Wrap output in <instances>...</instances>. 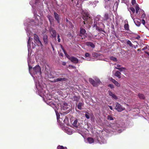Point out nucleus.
<instances>
[{
	"label": "nucleus",
	"mask_w": 149,
	"mask_h": 149,
	"mask_svg": "<svg viewBox=\"0 0 149 149\" xmlns=\"http://www.w3.org/2000/svg\"><path fill=\"white\" fill-rule=\"evenodd\" d=\"M28 65L29 67V72L33 77L36 82V86L38 90V94L40 96L43 97L44 96H45V90L43 89V86L42 84H40L39 81H36L35 77L33 76L37 74V75H41V68L39 65H36L32 69L29 64V61H28Z\"/></svg>",
	"instance_id": "f257e3e1"
},
{
	"label": "nucleus",
	"mask_w": 149,
	"mask_h": 149,
	"mask_svg": "<svg viewBox=\"0 0 149 149\" xmlns=\"http://www.w3.org/2000/svg\"><path fill=\"white\" fill-rule=\"evenodd\" d=\"M29 28L27 27L25 28V30L26 31L27 36L28 37H29L27 45L28 49H29V48H30L31 47V42L32 40V38L31 37V36H32V33L30 31H29Z\"/></svg>",
	"instance_id": "f03ea898"
},
{
	"label": "nucleus",
	"mask_w": 149,
	"mask_h": 149,
	"mask_svg": "<svg viewBox=\"0 0 149 149\" xmlns=\"http://www.w3.org/2000/svg\"><path fill=\"white\" fill-rule=\"evenodd\" d=\"M36 17L35 19V21H32L31 22V23L32 25H37L39 24V21L38 20V18H40V16L36 15H34Z\"/></svg>",
	"instance_id": "7ed1b4c3"
},
{
	"label": "nucleus",
	"mask_w": 149,
	"mask_h": 149,
	"mask_svg": "<svg viewBox=\"0 0 149 149\" xmlns=\"http://www.w3.org/2000/svg\"><path fill=\"white\" fill-rule=\"evenodd\" d=\"M34 42L37 44V45L39 46H41L42 45L41 41L39 39L37 35L34 34Z\"/></svg>",
	"instance_id": "20e7f679"
},
{
	"label": "nucleus",
	"mask_w": 149,
	"mask_h": 149,
	"mask_svg": "<svg viewBox=\"0 0 149 149\" xmlns=\"http://www.w3.org/2000/svg\"><path fill=\"white\" fill-rule=\"evenodd\" d=\"M101 17V16L100 15H97L96 17L95 18V20L94 21V23L95 24L94 25V27H96V29L97 30L100 31V29L98 28V26H97V23L98 22H97V21H99Z\"/></svg>",
	"instance_id": "39448f33"
},
{
	"label": "nucleus",
	"mask_w": 149,
	"mask_h": 149,
	"mask_svg": "<svg viewBox=\"0 0 149 149\" xmlns=\"http://www.w3.org/2000/svg\"><path fill=\"white\" fill-rule=\"evenodd\" d=\"M115 109L118 111L120 112L124 110V108L121 105L118 103H116Z\"/></svg>",
	"instance_id": "423d86ee"
},
{
	"label": "nucleus",
	"mask_w": 149,
	"mask_h": 149,
	"mask_svg": "<svg viewBox=\"0 0 149 149\" xmlns=\"http://www.w3.org/2000/svg\"><path fill=\"white\" fill-rule=\"evenodd\" d=\"M96 82H95L93 79L90 78L89 79V81L94 86H97V84H99L100 83V81L99 79H97L96 80Z\"/></svg>",
	"instance_id": "0eeeda50"
},
{
	"label": "nucleus",
	"mask_w": 149,
	"mask_h": 149,
	"mask_svg": "<svg viewBox=\"0 0 149 149\" xmlns=\"http://www.w3.org/2000/svg\"><path fill=\"white\" fill-rule=\"evenodd\" d=\"M69 107L70 106L67 103L63 102L61 105V110L65 111L68 109Z\"/></svg>",
	"instance_id": "6e6552de"
},
{
	"label": "nucleus",
	"mask_w": 149,
	"mask_h": 149,
	"mask_svg": "<svg viewBox=\"0 0 149 149\" xmlns=\"http://www.w3.org/2000/svg\"><path fill=\"white\" fill-rule=\"evenodd\" d=\"M66 56L71 62L74 63H77L79 62L78 60L74 57L71 56L70 57L68 55Z\"/></svg>",
	"instance_id": "1a4fd4ad"
},
{
	"label": "nucleus",
	"mask_w": 149,
	"mask_h": 149,
	"mask_svg": "<svg viewBox=\"0 0 149 149\" xmlns=\"http://www.w3.org/2000/svg\"><path fill=\"white\" fill-rule=\"evenodd\" d=\"M131 14V16L132 19H133L135 24L137 26H139L141 24L140 22L137 20V19H135L134 18V17L133 15L131 13V12H130Z\"/></svg>",
	"instance_id": "9d476101"
},
{
	"label": "nucleus",
	"mask_w": 149,
	"mask_h": 149,
	"mask_svg": "<svg viewBox=\"0 0 149 149\" xmlns=\"http://www.w3.org/2000/svg\"><path fill=\"white\" fill-rule=\"evenodd\" d=\"M65 132L67 134L69 135L72 134L73 133L72 129L68 127H66L65 128Z\"/></svg>",
	"instance_id": "9b49d317"
},
{
	"label": "nucleus",
	"mask_w": 149,
	"mask_h": 149,
	"mask_svg": "<svg viewBox=\"0 0 149 149\" xmlns=\"http://www.w3.org/2000/svg\"><path fill=\"white\" fill-rule=\"evenodd\" d=\"M67 80V79L65 78H57L56 79H54L53 80V81H52V82H56L60 81H65Z\"/></svg>",
	"instance_id": "f8f14e48"
},
{
	"label": "nucleus",
	"mask_w": 149,
	"mask_h": 149,
	"mask_svg": "<svg viewBox=\"0 0 149 149\" xmlns=\"http://www.w3.org/2000/svg\"><path fill=\"white\" fill-rule=\"evenodd\" d=\"M109 80L113 83L116 86L119 87L120 86V84L114 79H113L112 77L109 78Z\"/></svg>",
	"instance_id": "ddd939ff"
},
{
	"label": "nucleus",
	"mask_w": 149,
	"mask_h": 149,
	"mask_svg": "<svg viewBox=\"0 0 149 149\" xmlns=\"http://www.w3.org/2000/svg\"><path fill=\"white\" fill-rule=\"evenodd\" d=\"M38 3H40V4H42L41 2L39 1V0H31L30 2V4L32 6L34 4H36Z\"/></svg>",
	"instance_id": "4468645a"
},
{
	"label": "nucleus",
	"mask_w": 149,
	"mask_h": 149,
	"mask_svg": "<svg viewBox=\"0 0 149 149\" xmlns=\"http://www.w3.org/2000/svg\"><path fill=\"white\" fill-rule=\"evenodd\" d=\"M50 31L52 37H54L56 36V32L55 30L53 29H50Z\"/></svg>",
	"instance_id": "2eb2a0df"
},
{
	"label": "nucleus",
	"mask_w": 149,
	"mask_h": 149,
	"mask_svg": "<svg viewBox=\"0 0 149 149\" xmlns=\"http://www.w3.org/2000/svg\"><path fill=\"white\" fill-rule=\"evenodd\" d=\"M109 95L112 98L115 99L117 100L118 99V97L117 96L114 94L112 92L109 91Z\"/></svg>",
	"instance_id": "dca6fc26"
},
{
	"label": "nucleus",
	"mask_w": 149,
	"mask_h": 149,
	"mask_svg": "<svg viewBox=\"0 0 149 149\" xmlns=\"http://www.w3.org/2000/svg\"><path fill=\"white\" fill-rule=\"evenodd\" d=\"M83 18L84 20H87L90 18L89 15L88 13L85 14V15H83Z\"/></svg>",
	"instance_id": "f3484780"
},
{
	"label": "nucleus",
	"mask_w": 149,
	"mask_h": 149,
	"mask_svg": "<svg viewBox=\"0 0 149 149\" xmlns=\"http://www.w3.org/2000/svg\"><path fill=\"white\" fill-rule=\"evenodd\" d=\"M86 45L88 47H91L93 48H94L95 47L94 44L91 42H86Z\"/></svg>",
	"instance_id": "a211bd4d"
},
{
	"label": "nucleus",
	"mask_w": 149,
	"mask_h": 149,
	"mask_svg": "<svg viewBox=\"0 0 149 149\" xmlns=\"http://www.w3.org/2000/svg\"><path fill=\"white\" fill-rule=\"evenodd\" d=\"M54 17L56 19L58 23H60L59 16L58 15L56 12L54 13Z\"/></svg>",
	"instance_id": "6ab92c4d"
},
{
	"label": "nucleus",
	"mask_w": 149,
	"mask_h": 149,
	"mask_svg": "<svg viewBox=\"0 0 149 149\" xmlns=\"http://www.w3.org/2000/svg\"><path fill=\"white\" fill-rule=\"evenodd\" d=\"M121 73L118 71H116L114 74V75L116 77H118L119 78L121 77Z\"/></svg>",
	"instance_id": "aec40b11"
},
{
	"label": "nucleus",
	"mask_w": 149,
	"mask_h": 149,
	"mask_svg": "<svg viewBox=\"0 0 149 149\" xmlns=\"http://www.w3.org/2000/svg\"><path fill=\"white\" fill-rule=\"evenodd\" d=\"M43 39L44 42L45 44L47 43V36L46 35H45L43 36Z\"/></svg>",
	"instance_id": "412c9836"
},
{
	"label": "nucleus",
	"mask_w": 149,
	"mask_h": 149,
	"mask_svg": "<svg viewBox=\"0 0 149 149\" xmlns=\"http://www.w3.org/2000/svg\"><path fill=\"white\" fill-rule=\"evenodd\" d=\"M87 140L89 143H92L94 142V139L92 138L89 137L88 138Z\"/></svg>",
	"instance_id": "4be33fe9"
},
{
	"label": "nucleus",
	"mask_w": 149,
	"mask_h": 149,
	"mask_svg": "<svg viewBox=\"0 0 149 149\" xmlns=\"http://www.w3.org/2000/svg\"><path fill=\"white\" fill-rule=\"evenodd\" d=\"M120 67V65H116V67H115V68L119 70L120 71H122L124 70L125 69L123 68H119Z\"/></svg>",
	"instance_id": "5701e85b"
},
{
	"label": "nucleus",
	"mask_w": 149,
	"mask_h": 149,
	"mask_svg": "<svg viewBox=\"0 0 149 149\" xmlns=\"http://www.w3.org/2000/svg\"><path fill=\"white\" fill-rule=\"evenodd\" d=\"M85 57L87 58L86 60H89V59L91 58V55L88 53H86L85 55Z\"/></svg>",
	"instance_id": "b1692460"
},
{
	"label": "nucleus",
	"mask_w": 149,
	"mask_h": 149,
	"mask_svg": "<svg viewBox=\"0 0 149 149\" xmlns=\"http://www.w3.org/2000/svg\"><path fill=\"white\" fill-rule=\"evenodd\" d=\"M86 32L85 29L82 28H80V33L81 34L84 35Z\"/></svg>",
	"instance_id": "393cba45"
},
{
	"label": "nucleus",
	"mask_w": 149,
	"mask_h": 149,
	"mask_svg": "<svg viewBox=\"0 0 149 149\" xmlns=\"http://www.w3.org/2000/svg\"><path fill=\"white\" fill-rule=\"evenodd\" d=\"M77 122V120L76 119L74 120V122L73 123V126L76 127H78Z\"/></svg>",
	"instance_id": "a878e982"
},
{
	"label": "nucleus",
	"mask_w": 149,
	"mask_h": 149,
	"mask_svg": "<svg viewBox=\"0 0 149 149\" xmlns=\"http://www.w3.org/2000/svg\"><path fill=\"white\" fill-rule=\"evenodd\" d=\"M55 112H56V115L57 119L58 121V122H59H59L61 121L62 122V120L61 121L60 120V118H59L60 115L56 111H55ZM61 120H62L61 118Z\"/></svg>",
	"instance_id": "bb28decb"
},
{
	"label": "nucleus",
	"mask_w": 149,
	"mask_h": 149,
	"mask_svg": "<svg viewBox=\"0 0 149 149\" xmlns=\"http://www.w3.org/2000/svg\"><path fill=\"white\" fill-rule=\"evenodd\" d=\"M83 105V103H79L78 105L77 108L80 110L81 109V107Z\"/></svg>",
	"instance_id": "cd10ccee"
},
{
	"label": "nucleus",
	"mask_w": 149,
	"mask_h": 149,
	"mask_svg": "<svg viewBox=\"0 0 149 149\" xmlns=\"http://www.w3.org/2000/svg\"><path fill=\"white\" fill-rule=\"evenodd\" d=\"M109 18V15L107 13H106L104 16V20H107Z\"/></svg>",
	"instance_id": "c85d7f7f"
},
{
	"label": "nucleus",
	"mask_w": 149,
	"mask_h": 149,
	"mask_svg": "<svg viewBox=\"0 0 149 149\" xmlns=\"http://www.w3.org/2000/svg\"><path fill=\"white\" fill-rule=\"evenodd\" d=\"M136 13L138 14L139 11V8L138 5H137L135 7Z\"/></svg>",
	"instance_id": "c756f323"
},
{
	"label": "nucleus",
	"mask_w": 149,
	"mask_h": 149,
	"mask_svg": "<svg viewBox=\"0 0 149 149\" xmlns=\"http://www.w3.org/2000/svg\"><path fill=\"white\" fill-rule=\"evenodd\" d=\"M138 96L139 98L141 99H143L144 98V95L142 94H139Z\"/></svg>",
	"instance_id": "7c9ffc66"
},
{
	"label": "nucleus",
	"mask_w": 149,
	"mask_h": 149,
	"mask_svg": "<svg viewBox=\"0 0 149 149\" xmlns=\"http://www.w3.org/2000/svg\"><path fill=\"white\" fill-rule=\"evenodd\" d=\"M124 28L125 30H128L129 29V25L128 24H125L124 26Z\"/></svg>",
	"instance_id": "2f4dec72"
},
{
	"label": "nucleus",
	"mask_w": 149,
	"mask_h": 149,
	"mask_svg": "<svg viewBox=\"0 0 149 149\" xmlns=\"http://www.w3.org/2000/svg\"><path fill=\"white\" fill-rule=\"evenodd\" d=\"M107 119L109 120H113V118L111 116L108 115L107 116Z\"/></svg>",
	"instance_id": "473e14b6"
},
{
	"label": "nucleus",
	"mask_w": 149,
	"mask_h": 149,
	"mask_svg": "<svg viewBox=\"0 0 149 149\" xmlns=\"http://www.w3.org/2000/svg\"><path fill=\"white\" fill-rule=\"evenodd\" d=\"M127 44L129 45L130 46L132 47L133 44L129 40H127Z\"/></svg>",
	"instance_id": "72a5a7b5"
},
{
	"label": "nucleus",
	"mask_w": 149,
	"mask_h": 149,
	"mask_svg": "<svg viewBox=\"0 0 149 149\" xmlns=\"http://www.w3.org/2000/svg\"><path fill=\"white\" fill-rule=\"evenodd\" d=\"M79 98L76 96H74L73 98V100L76 101H78L79 100Z\"/></svg>",
	"instance_id": "f704fd0d"
},
{
	"label": "nucleus",
	"mask_w": 149,
	"mask_h": 149,
	"mask_svg": "<svg viewBox=\"0 0 149 149\" xmlns=\"http://www.w3.org/2000/svg\"><path fill=\"white\" fill-rule=\"evenodd\" d=\"M58 149H67V148L65 147H64L62 146H58L57 147Z\"/></svg>",
	"instance_id": "c9c22d12"
},
{
	"label": "nucleus",
	"mask_w": 149,
	"mask_h": 149,
	"mask_svg": "<svg viewBox=\"0 0 149 149\" xmlns=\"http://www.w3.org/2000/svg\"><path fill=\"white\" fill-rule=\"evenodd\" d=\"M85 116L87 119H89L90 118V115L88 113H85Z\"/></svg>",
	"instance_id": "e433bc0d"
},
{
	"label": "nucleus",
	"mask_w": 149,
	"mask_h": 149,
	"mask_svg": "<svg viewBox=\"0 0 149 149\" xmlns=\"http://www.w3.org/2000/svg\"><path fill=\"white\" fill-rule=\"evenodd\" d=\"M130 10L132 12V13H131L132 14V15H133V14H134L135 13V10L134 8H133L131 7V8H130Z\"/></svg>",
	"instance_id": "4c0bfd02"
},
{
	"label": "nucleus",
	"mask_w": 149,
	"mask_h": 149,
	"mask_svg": "<svg viewBox=\"0 0 149 149\" xmlns=\"http://www.w3.org/2000/svg\"><path fill=\"white\" fill-rule=\"evenodd\" d=\"M110 58L111 60H113L114 61H116V58L115 57L111 56L110 57Z\"/></svg>",
	"instance_id": "58836bf2"
},
{
	"label": "nucleus",
	"mask_w": 149,
	"mask_h": 149,
	"mask_svg": "<svg viewBox=\"0 0 149 149\" xmlns=\"http://www.w3.org/2000/svg\"><path fill=\"white\" fill-rule=\"evenodd\" d=\"M108 86H109L111 88H114L113 85L112 84H109Z\"/></svg>",
	"instance_id": "ea45409f"
},
{
	"label": "nucleus",
	"mask_w": 149,
	"mask_h": 149,
	"mask_svg": "<svg viewBox=\"0 0 149 149\" xmlns=\"http://www.w3.org/2000/svg\"><path fill=\"white\" fill-rule=\"evenodd\" d=\"M132 4L133 5H134L136 3L135 0H132Z\"/></svg>",
	"instance_id": "a19ab883"
},
{
	"label": "nucleus",
	"mask_w": 149,
	"mask_h": 149,
	"mask_svg": "<svg viewBox=\"0 0 149 149\" xmlns=\"http://www.w3.org/2000/svg\"><path fill=\"white\" fill-rule=\"evenodd\" d=\"M57 39L58 42H60V36L59 35L57 36Z\"/></svg>",
	"instance_id": "79ce46f5"
},
{
	"label": "nucleus",
	"mask_w": 149,
	"mask_h": 149,
	"mask_svg": "<svg viewBox=\"0 0 149 149\" xmlns=\"http://www.w3.org/2000/svg\"><path fill=\"white\" fill-rule=\"evenodd\" d=\"M48 19L49 20V21L51 23V22H52V17L50 16H49L48 17Z\"/></svg>",
	"instance_id": "37998d69"
},
{
	"label": "nucleus",
	"mask_w": 149,
	"mask_h": 149,
	"mask_svg": "<svg viewBox=\"0 0 149 149\" xmlns=\"http://www.w3.org/2000/svg\"><path fill=\"white\" fill-rule=\"evenodd\" d=\"M97 3V2L95 1V2H91L90 3L92 5H93L94 4L95 5Z\"/></svg>",
	"instance_id": "c03bdc74"
},
{
	"label": "nucleus",
	"mask_w": 149,
	"mask_h": 149,
	"mask_svg": "<svg viewBox=\"0 0 149 149\" xmlns=\"http://www.w3.org/2000/svg\"><path fill=\"white\" fill-rule=\"evenodd\" d=\"M145 16V14L144 13H143L141 15V17L142 18H144Z\"/></svg>",
	"instance_id": "a18cd8bd"
},
{
	"label": "nucleus",
	"mask_w": 149,
	"mask_h": 149,
	"mask_svg": "<svg viewBox=\"0 0 149 149\" xmlns=\"http://www.w3.org/2000/svg\"><path fill=\"white\" fill-rule=\"evenodd\" d=\"M68 120V118H65L63 122L64 123H66V122H65L66 121H67Z\"/></svg>",
	"instance_id": "49530a36"
},
{
	"label": "nucleus",
	"mask_w": 149,
	"mask_h": 149,
	"mask_svg": "<svg viewBox=\"0 0 149 149\" xmlns=\"http://www.w3.org/2000/svg\"><path fill=\"white\" fill-rule=\"evenodd\" d=\"M142 23L144 25L145 24V21L143 19L142 20Z\"/></svg>",
	"instance_id": "de8ad7c7"
},
{
	"label": "nucleus",
	"mask_w": 149,
	"mask_h": 149,
	"mask_svg": "<svg viewBox=\"0 0 149 149\" xmlns=\"http://www.w3.org/2000/svg\"><path fill=\"white\" fill-rule=\"evenodd\" d=\"M109 107L110 109L111 110H112L113 109L112 107V106H109Z\"/></svg>",
	"instance_id": "09e8293b"
},
{
	"label": "nucleus",
	"mask_w": 149,
	"mask_h": 149,
	"mask_svg": "<svg viewBox=\"0 0 149 149\" xmlns=\"http://www.w3.org/2000/svg\"><path fill=\"white\" fill-rule=\"evenodd\" d=\"M66 64V63L65 62H63V63H62L63 65H65Z\"/></svg>",
	"instance_id": "8fccbe9b"
},
{
	"label": "nucleus",
	"mask_w": 149,
	"mask_h": 149,
	"mask_svg": "<svg viewBox=\"0 0 149 149\" xmlns=\"http://www.w3.org/2000/svg\"><path fill=\"white\" fill-rule=\"evenodd\" d=\"M145 53H146L148 56H149V52H145Z\"/></svg>",
	"instance_id": "3c124183"
},
{
	"label": "nucleus",
	"mask_w": 149,
	"mask_h": 149,
	"mask_svg": "<svg viewBox=\"0 0 149 149\" xmlns=\"http://www.w3.org/2000/svg\"><path fill=\"white\" fill-rule=\"evenodd\" d=\"M146 49H147V47H145L143 49H142V50Z\"/></svg>",
	"instance_id": "603ef678"
},
{
	"label": "nucleus",
	"mask_w": 149,
	"mask_h": 149,
	"mask_svg": "<svg viewBox=\"0 0 149 149\" xmlns=\"http://www.w3.org/2000/svg\"><path fill=\"white\" fill-rule=\"evenodd\" d=\"M72 67L73 68H75V66H72Z\"/></svg>",
	"instance_id": "864d4df0"
},
{
	"label": "nucleus",
	"mask_w": 149,
	"mask_h": 149,
	"mask_svg": "<svg viewBox=\"0 0 149 149\" xmlns=\"http://www.w3.org/2000/svg\"><path fill=\"white\" fill-rule=\"evenodd\" d=\"M24 25H25V26H27V24H24Z\"/></svg>",
	"instance_id": "5fc2aeb1"
},
{
	"label": "nucleus",
	"mask_w": 149,
	"mask_h": 149,
	"mask_svg": "<svg viewBox=\"0 0 149 149\" xmlns=\"http://www.w3.org/2000/svg\"><path fill=\"white\" fill-rule=\"evenodd\" d=\"M106 143V141H105L104 142H103V143Z\"/></svg>",
	"instance_id": "6e6d98bb"
},
{
	"label": "nucleus",
	"mask_w": 149,
	"mask_h": 149,
	"mask_svg": "<svg viewBox=\"0 0 149 149\" xmlns=\"http://www.w3.org/2000/svg\"><path fill=\"white\" fill-rule=\"evenodd\" d=\"M123 0V1H122V2H125V0Z\"/></svg>",
	"instance_id": "4d7b16f0"
},
{
	"label": "nucleus",
	"mask_w": 149,
	"mask_h": 149,
	"mask_svg": "<svg viewBox=\"0 0 149 149\" xmlns=\"http://www.w3.org/2000/svg\"><path fill=\"white\" fill-rule=\"evenodd\" d=\"M114 72V71H113V72H112V73H113V74Z\"/></svg>",
	"instance_id": "13d9d810"
},
{
	"label": "nucleus",
	"mask_w": 149,
	"mask_h": 149,
	"mask_svg": "<svg viewBox=\"0 0 149 149\" xmlns=\"http://www.w3.org/2000/svg\"><path fill=\"white\" fill-rule=\"evenodd\" d=\"M79 4V3H78V2H77V4Z\"/></svg>",
	"instance_id": "bf43d9fd"
},
{
	"label": "nucleus",
	"mask_w": 149,
	"mask_h": 149,
	"mask_svg": "<svg viewBox=\"0 0 149 149\" xmlns=\"http://www.w3.org/2000/svg\"><path fill=\"white\" fill-rule=\"evenodd\" d=\"M69 112V111H68V112H67L66 113H68Z\"/></svg>",
	"instance_id": "052dcab7"
},
{
	"label": "nucleus",
	"mask_w": 149,
	"mask_h": 149,
	"mask_svg": "<svg viewBox=\"0 0 149 149\" xmlns=\"http://www.w3.org/2000/svg\"><path fill=\"white\" fill-rule=\"evenodd\" d=\"M29 27H30V26H28V27H29Z\"/></svg>",
	"instance_id": "680f3d73"
}]
</instances>
